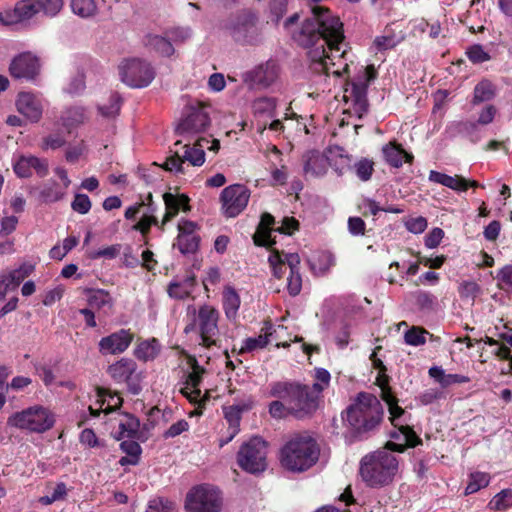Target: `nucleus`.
Instances as JSON below:
<instances>
[{"label": "nucleus", "mask_w": 512, "mask_h": 512, "mask_svg": "<svg viewBox=\"0 0 512 512\" xmlns=\"http://www.w3.org/2000/svg\"><path fill=\"white\" fill-rule=\"evenodd\" d=\"M466 54L473 63H483L490 59L489 54L481 45H473L469 47Z\"/></svg>", "instance_id": "774afa93"}, {"label": "nucleus", "mask_w": 512, "mask_h": 512, "mask_svg": "<svg viewBox=\"0 0 512 512\" xmlns=\"http://www.w3.org/2000/svg\"><path fill=\"white\" fill-rule=\"evenodd\" d=\"M273 331V325L266 323L262 328V334H260L258 337L246 339L244 349L247 351H252L255 349L264 348L269 343V337L273 335Z\"/></svg>", "instance_id": "a18cd8bd"}, {"label": "nucleus", "mask_w": 512, "mask_h": 512, "mask_svg": "<svg viewBox=\"0 0 512 512\" xmlns=\"http://www.w3.org/2000/svg\"><path fill=\"white\" fill-rule=\"evenodd\" d=\"M210 124V117L204 111L203 104L198 107H191L187 115L178 123L175 133L179 136L200 133Z\"/></svg>", "instance_id": "dca6fc26"}, {"label": "nucleus", "mask_w": 512, "mask_h": 512, "mask_svg": "<svg viewBox=\"0 0 512 512\" xmlns=\"http://www.w3.org/2000/svg\"><path fill=\"white\" fill-rule=\"evenodd\" d=\"M384 415L380 400L367 392L359 393L347 407L345 421L358 434L377 428Z\"/></svg>", "instance_id": "39448f33"}, {"label": "nucleus", "mask_w": 512, "mask_h": 512, "mask_svg": "<svg viewBox=\"0 0 512 512\" xmlns=\"http://www.w3.org/2000/svg\"><path fill=\"white\" fill-rule=\"evenodd\" d=\"M143 44L149 51H153L162 57H170L175 52L173 44L165 33L164 36L148 33L143 38Z\"/></svg>", "instance_id": "cd10ccee"}, {"label": "nucleus", "mask_w": 512, "mask_h": 512, "mask_svg": "<svg viewBox=\"0 0 512 512\" xmlns=\"http://www.w3.org/2000/svg\"><path fill=\"white\" fill-rule=\"evenodd\" d=\"M39 13V8L36 1L33 0H20L16 2L14 8L8 11V23H23L31 20L36 14Z\"/></svg>", "instance_id": "a878e982"}, {"label": "nucleus", "mask_w": 512, "mask_h": 512, "mask_svg": "<svg viewBox=\"0 0 512 512\" xmlns=\"http://www.w3.org/2000/svg\"><path fill=\"white\" fill-rule=\"evenodd\" d=\"M303 171L306 177H323L329 167V158L317 150H311L303 156Z\"/></svg>", "instance_id": "5701e85b"}, {"label": "nucleus", "mask_w": 512, "mask_h": 512, "mask_svg": "<svg viewBox=\"0 0 512 512\" xmlns=\"http://www.w3.org/2000/svg\"><path fill=\"white\" fill-rule=\"evenodd\" d=\"M377 384L381 388L382 399L388 405L391 423L398 428V432L393 433L392 437L397 439L402 437L404 444L389 442L385 448L362 458L360 475L363 481L371 487H381L393 480L398 471V460L394 451L403 452L406 446L415 447L421 443V439L410 426L400 423L399 420L404 414V410L398 406L396 397L391 393L387 377L379 375Z\"/></svg>", "instance_id": "f257e3e1"}, {"label": "nucleus", "mask_w": 512, "mask_h": 512, "mask_svg": "<svg viewBox=\"0 0 512 512\" xmlns=\"http://www.w3.org/2000/svg\"><path fill=\"white\" fill-rule=\"evenodd\" d=\"M428 179L430 182L440 184L456 192H464L468 189V180L459 175L450 176L431 170Z\"/></svg>", "instance_id": "c85d7f7f"}, {"label": "nucleus", "mask_w": 512, "mask_h": 512, "mask_svg": "<svg viewBox=\"0 0 512 512\" xmlns=\"http://www.w3.org/2000/svg\"><path fill=\"white\" fill-rule=\"evenodd\" d=\"M404 38L405 34L401 30L396 32L392 27H386L383 34L374 39L373 45L377 51H385L397 46Z\"/></svg>", "instance_id": "7c9ffc66"}, {"label": "nucleus", "mask_w": 512, "mask_h": 512, "mask_svg": "<svg viewBox=\"0 0 512 512\" xmlns=\"http://www.w3.org/2000/svg\"><path fill=\"white\" fill-rule=\"evenodd\" d=\"M134 340V333L131 329H120L99 341V352L103 355L121 354L125 352Z\"/></svg>", "instance_id": "a211bd4d"}, {"label": "nucleus", "mask_w": 512, "mask_h": 512, "mask_svg": "<svg viewBox=\"0 0 512 512\" xmlns=\"http://www.w3.org/2000/svg\"><path fill=\"white\" fill-rule=\"evenodd\" d=\"M66 144V139L61 133L50 134L42 139L41 148L42 150H56L63 147Z\"/></svg>", "instance_id": "e2e57ef3"}, {"label": "nucleus", "mask_w": 512, "mask_h": 512, "mask_svg": "<svg viewBox=\"0 0 512 512\" xmlns=\"http://www.w3.org/2000/svg\"><path fill=\"white\" fill-rule=\"evenodd\" d=\"M315 378L316 382L310 388L319 398L322 391L329 385L331 376L326 369L318 368L315 371Z\"/></svg>", "instance_id": "6e6d98bb"}, {"label": "nucleus", "mask_w": 512, "mask_h": 512, "mask_svg": "<svg viewBox=\"0 0 512 512\" xmlns=\"http://www.w3.org/2000/svg\"><path fill=\"white\" fill-rule=\"evenodd\" d=\"M269 395L285 401L289 413L298 419L312 415L318 408L317 395L310 386L299 382H274L270 385Z\"/></svg>", "instance_id": "7ed1b4c3"}, {"label": "nucleus", "mask_w": 512, "mask_h": 512, "mask_svg": "<svg viewBox=\"0 0 512 512\" xmlns=\"http://www.w3.org/2000/svg\"><path fill=\"white\" fill-rule=\"evenodd\" d=\"M184 163L188 161L192 166H201L205 161V153L201 148H190L185 145V152L182 156Z\"/></svg>", "instance_id": "4d7b16f0"}, {"label": "nucleus", "mask_w": 512, "mask_h": 512, "mask_svg": "<svg viewBox=\"0 0 512 512\" xmlns=\"http://www.w3.org/2000/svg\"><path fill=\"white\" fill-rule=\"evenodd\" d=\"M428 335H430V333L427 330L419 326H412L405 332L404 341L410 346H421L426 343V337Z\"/></svg>", "instance_id": "09e8293b"}, {"label": "nucleus", "mask_w": 512, "mask_h": 512, "mask_svg": "<svg viewBox=\"0 0 512 512\" xmlns=\"http://www.w3.org/2000/svg\"><path fill=\"white\" fill-rule=\"evenodd\" d=\"M496 95L494 85L488 80H482L474 88L472 103L479 104L492 100Z\"/></svg>", "instance_id": "37998d69"}, {"label": "nucleus", "mask_w": 512, "mask_h": 512, "mask_svg": "<svg viewBox=\"0 0 512 512\" xmlns=\"http://www.w3.org/2000/svg\"><path fill=\"white\" fill-rule=\"evenodd\" d=\"M287 264L289 267V276L287 278V289L289 294L296 296L300 293L302 288V278L299 273L300 257L296 253H291L287 257Z\"/></svg>", "instance_id": "c756f323"}, {"label": "nucleus", "mask_w": 512, "mask_h": 512, "mask_svg": "<svg viewBox=\"0 0 512 512\" xmlns=\"http://www.w3.org/2000/svg\"><path fill=\"white\" fill-rule=\"evenodd\" d=\"M55 424L54 413L42 406L34 405L15 412L7 419V425L32 433H44Z\"/></svg>", "instance_id": "423d86ee"}, {"label": "nucleus", "mask_w": 512, "mask_h": 512, "mask_svg": "<svg viewBox=\"0 0 512 512\" xmlns=\"http://www.w3.org/2000/svg\"><path fill=\"white\" fill-rule=\"evenodd\" d=\"M8 70L14 79L35 81L41 70L40 59L32 52H22L11 60Z\"/></svg>", "instance_id": "2eb2a0df"}, {"label": "nucleus", "mask_w": 512, "mask_h": 512, "mask_svg": "<svg viewBox=\"0 0 512 512\" xmlns=\"http://www.w3.org/2000/svg\"><path fill=\"white\" fill-rule=\"evenodd\" d=\"M273 224L274 217L269 213H263L253 236L256 245L272 247L277 243V235H290L298 226V222L294 218H285L283 224L277 228H273Z\"/></svg>", "instance_id": "9d476101"}, {"label": "nucleus", "mask_w": 512, "mask_h": 512, "mask_svg": "<svg viewBox=\"0 0 512 512\" xmlns=\"http://www.w3.org/2000/svg\"><path fill=\"white\" fill-rule=\"evenodd\" d=\"M249 198L250 191L244 185L226 187V218L238 216L246 208Z\"/></svg>", "instance_id": "aec40b11"}, {"label": "nucleus", "mask_w": 512, "mask_h": 512, "mask_svg": "<svg viewBox=\"0 0 512 512\" xmlns=\"http://www.w3.org/2000/svg\"><path fill=\"white\" fill-rule=\"evenodd\" d=\"M158 353V341L155 338L140 341L134 349V356L143 362L154 360Z\"/></svg>", "instance_id": "4c0bfd02"}, {"label": "nucleus", "mask_w": 512, "mask_h": 512, "mask_svg": "<svg viewBox=\"0 0 512 512\" xmlns=\"http://www.w3.org/2000/svg\"><path fill=\"white\" fill-rule=\"evenodd\" d=\"M386 162L393 167H400L404 162H411L413 156L400 145L389 143L382 149Z\"/></svg>", "instance_id": "2f4dec72"}, {"label": "nucleus", "mask_w": 512, "mask_h": 512, "mask_svg": "<svg viewBox=\"0 0 512 512\" xmlns=\"http://www.w3.org/2000/svg\"><path fill=\"white\" fill-rule=\"evenodd\" d=\"M122 418L119 420V436L117 439H121L127 437L129 439H134L137 437L140 421L137 417L129 413H123Z\"/></svg>", "instance_id": "e433bc0d"}, {"label": "nucleus", "mask_w": 512, "mask_h": 512, "mask_svg": "<svg viewBox=\"0 0 512 512\" xmlns=\"http://www.w3.org/2000/svg\"><path fill=\"white\" fill-rule=\"evenodd\" d=\"M39 12L42 11L47 17L57 16L64 6L63 0H36Z\"/></svg>", "instance_id": "603ef678"}, {"label": "nucleus", "mask_w": 512, "mask_h": 512, "mask_svg": "<svg viewBox=\"0 0 512 512\" xmlns=\"http://www.w3.org/2000/svg\"><path fill=\"white\" fill-rule=\"evenodd\" d=\"M66 194L65 187H62L57 181L49 180L42 186L39 197L43 203L50 204L61 201Z\"/></svg>", "instance_id": "72a5a7b5"}, {"label": "nucleus", "mask_w": 512, "mask_h": 512, "mask_svg": "<svg viewBox=\"0 0 512 512\" xmlns=\"http://www.w3.org/2000/svg\"><path fill=\"white\" fill-rule=\"evenodd\" d=\"M248 408L245 404H237L230 406L226 411V421L229 423V428L226 431V444L238 434L241 413Z\"/></svg>", "instance_id": "f704fd0d"}, {"label": "nucleus", "mask_w": 512, "mask_h": 512, "mask_svg": "<svg viewBox=\"0 0 512 512\" xmlns=\"http://www.w3.org/2000/svg\"><path fill=\"white\" fill-rule=\"evenodd\" d=\"M200 244L199 235H178L174 247H177L183 255L194 254Z\"/></svg>", "instance_id": "c03bdc74"}, {"label": "nucleus", "mask_w": 512, "mask_h": 512, "mask_svg": "<svg viewBox=\"0 0 512 512\" xmlns=\"http://www.w3.org/2000/svg\"><path fill=\"white\" fill-rule=\"evenodd\" d=\"M320 448L314 438L307 434L292 436L281 448L279 461L290 472H304L318 461Z\"/></svg>", "instance_id": "20e7f679"}, {"label": "nucleus", "mask_w": 512, "mask_h": 512, "mask_svg": "<svg viewBox=\"0 0 512 512\" xmlns=\"http://www.w3.org/2000/svg\"><path fill=\"white\" fill-rule=\"evenodd\" d=\"M351 331H352L351 324H349L347 322L341 323V325L335 335V343L339 349H344L348 346Z\"/></svg>", "instance_id": "0e129e2a"}, {"label": "nucleus", "mask_w": 512, "mask_h": 512, "mask_svg": "<svg viewBox=\"0 0 512 512\" xmlns=\"http://www.w3.org/2000/svg\"><path fill=\"white\" fill-rule=\"evenodd\" d=\"M344 37L335 43V47L326 45L325 47V68L322 70L310 69L316 74H325L326 76L333 74L336 77L342 75H349L350 64L353 61L350 59V54L346 49V44L343 43Z\"/></svg>", "instance_id": "f8f14e48"}, {"label": "nucleus", "mask_w": 512, "mask_h": 512, "mask_svg": "<svg viewBox=\"0 0 512 512\" xmlns=\"http://www.w3.org/2000/svg\"><path fill=\"white\" fill-rule=\"evenodd\" d=\"M488 507L493 511H506L512 508V489H503L489 502Z\"/></svg>", "instance_id": "49530a36"}, {"label": "nucleus", "mask_w": 512, "mask_h": 512, "mask_svg": "<svg viewBox=\"0 0 512 512\" xmlns=\"http://www.w3.org/2000/svg\"><path fill=\"white\" fill-rule=\"evenodd\" d=\"M34 270V266L31 264H23L18 269H15L9 273L8 276H5L7 278V281L9 284H12L14 286H18L24 279H26Z\"/></svg>", "instance_id": "864d4df0"}, {"label": "nucleus", "mask_w": 512, "mask_h": 512, "mask_svg": "<svg viewBox=\"0 0 512 512\" xmlns=\"http://www.w3.org/2000/svg\"><path fill=\"white\" fill-rule=\"evenodd\" d=\"M192 371L189 372L184 381V387L180 389V392L191 402L201 403L205 402L208 398V391H206L203 398H201V390L199 388L202 382V375L205 372L204 368L201 367L195 358L190 360Z\"/></svg>", "instance_id": "f3484780"}, {"label": "nucleus", "mask_w": 512, "mask_h": 512, "mask_svg": "<svg viewBox=\"0 0 512 512\" xmlns=\"http://www.w3.org/2000/svg\"><path fill=\"white\" fill-rule=\"evenodd\" d=\"M121 107V98L117 93H114L110 96L109 104L103 105L99 107V112L101 115L107 118H114L118 115Z\"/></svg>", "instance_id": "13d9d810"}, {"label": "nucleus", "mask_w": 512, "mask_h": 512, "mask_svg": "<svg viewBox=\"0 0 512 512\" xmlns=\"http://www.w3.org/2000/svg\"><path fill=\"white\" fill-rule=\"evenodd\" d=\"M335 263V258L332 253L322 251L317 253L310 260V267L316 274L326 273Z\"/></svg>", "instance_id": "a19ab883"}, {"label": "nucleus", "mask_w": 512, "mask_h": 512, "mask_svg": "<svg viewBox=\"0 0 512 512\" xmlns=\"http://www.w3.org/2000/svg\"><path fill=\"white\" fill-rule=\"evenodd\" d=\"M192 310L190 322L186 324L184 332L186 334L197 332L200 334L203 345L209 347L216 343L215 336L218 333V311L209 305H203L196 314L193 306L188 307V315Z\"/></svg>", "instance_id": "0eeeda50"}, {"label": "nucleus", "mask_w": 512, "mask_h": 512, "mask_svg": "<svg viewBox=\"0 0 512 512\" xmlns=\"http://www.w3.org/2000/svg\"><path fill=\"white\" fill-rule=\"evenodd\" d=\"M165 204V214L163 216L160 228L176 217L180 211L188 212L191 210L190 198L186 194H173L166 192L162 195Z\"/></svg>", "instance_id": "4be33fe9"}, {"label": "nucleus", "mask_w": 512, "mask_h": 512, "mask_svg": "<svg viewBox=\"0 0 512 512\" xmlns=\"http://www.w3.org/2000/svg\"><path fill=\"white\" fill-rule=\"evenodd\" d=\"M13 170L19 178H28L32 176V170H35L39 177H45L48 174V162L36 156H20L13 164Z\"/></svg>", "instance_id": "412c9836"}, {"label": "nucleus", "mask_w": 512, "mask_h": 512, "mask_svg": "<svg viewBox=\"0 0 512 512\" xmlns=\"http://www.w3.org/2000/svg\"><path fill=\"white\" fill-rule=\"evenodd\" d=\"M107 373L116 383H125L129 393L138 395L142 391L143 375L133 359L121 358L108 366Z\"/></svg>", "instance_id": "9b49d317"}, {"label": "nucleus", "mask_w": 512, "mask_h": 512, "mask_svg": "<svg viewBox=\"0 0 512 512\" xmlns=\"http://www.w3.org/2000/svg\"><path fill=\"white\" fill-rule=\"evenodd\" d=\"M445 398V393L439 388H428L424 392H422L418 400L423 405L432 404L440 399Z\"/></svg>", "instance_id": "69168bd1"}, {"label": "nucleus", "mask_w": 512, "mask_h": 512, "mask_svg": "<svg viewBox=\"0 0 512 512\" xmlns=\"http://www.w3.org/2000/svg\"><path fill=\"white\" fill-rule=\"evenodd\" d=\"M195 286L196 276L190 273L181 280L171 281L167 287V293L176 300H185L191 297Z\"/></svg>", "instance_id": "bb28decb"}, {"label": "nucleus", "mask_w": 512, "mask_h": 512, "mask_svg": "<svg viewBox=\"0 0 512 512\" xmlns=\"http://www.w3.org/2000/svg\"><path fill=\"white\" fill-rule=\"evenodd\" d=\"M278 66L273 61L257 66L248 74L250 85L256 88H267L277 79Z\"/></svg>", "instance_id": "b1692460"}, {"label": "nucleus", "mask_w": 512, "mask_h": 512, "mask_svg": "<svg viewBox=\"0 0 512 512\" xmlns=\"http://www.w3.org/2000/svg\"><path fill=\"white\" fill-rule=\"evenodd\" d=\"M289 254L290 253H280L276 249L270 253L268 261L272 268L273 275L276 278H282L286 273V270L289 269L287 264V257Z\"/></svg>", "instance_id": "79ce46f5"}, {"label": "nucleus", "mask_w": 512, "mask_h": 512, "mask_svg": "<svg viewBox=\"0 0 512 512\" xmlns=\"http://www.w3.org/2000/svg\"><path fill=\"white\" fill-rule=\"evenodd\" d=\"M232 30L237 41L253 42L258 34L255 16L250 12H244L238 17Z\"/></svg>", "instance_id": "393cba45"}, {"label": "nucleus", "mask_w": 512, "mask_h": 512, "mask_svg": "<svg viewBox=\"0 0 512 512\" xmlns=\"http://www.w3.org/2000/svg\"><path fill=\"white\" fill-rule=\"evenodd\" d=\"M87 302L91 309L96 310H101L105 307H113V298L110 293L104 289L89 290Z\"/></svg>", "instance_id": "58836bf2"}, {"label": "nucleus", "mask_w": 512, "mask_h": 512, "mask_svg": "<svg viewBox=\"0 0 512 512\" xmlns=\"http://www.w3.org/2000/svg\"><path fill=\"white\" fill-rule=\"evenodd\" d=\"M17 111L31 123H38L43 114V100L31 92H20L16 99Z\"/></svg>", "instance_id": "6ab92c4d"}, {"label": "nucleus", "mask_w": 512, "mask_h": 512, "mask_svg": "<svg viewBox=\"0 0 512 512\" xmlns=\"http://www.w3.org/2000/svg\"><path fill=\"white\" fill-rule=\"evenodd\" d=\"M295 13L284 22L285 31L300 46L308 49L309 69L325 68V47H335L343 38L342 23L339 18L321 6H314L310 17L299 22Z\"/></svg>", "instance_id": "f03ea898"}, {"label": "nucleus", "mask_w": 512, "mask_h": 512, "mask_svg": "<svg viewBox=\"0 0 512 512\" xmlns=\"http://www.w3.org/2000/svg\"><path fill=\"white\" fill-rule=\"evenodd\" d=\"M86 88L85 76L82 73H77L71 78L66 91L71 95L81 94Z\"/></svg>", "instance_id": "338daca9"}, {"label": "nucleus", "mask_w": 512, "mask_h": 512, "mask_svg": "<svg viewBox=\"0 0 512 512\" xmlns=\"http://www.w3.org/2000/svg\"><path fill=\"white\" fill-rule=\"evenodd\" d=\"M353 170L359 180L369 181L374 172V162L368 158H361L354 163Z\"/></svg>", "instance_id": "8fccbe9b"}, {"label": "nucleus", "mask_w": 512, "mask_h": 512, "mask_svg": "<svg viewBox=\"0 0 512 512\" xmlns=\"http://www.w3.org/2000/svg\"><path fill=\"white\" fill-rule=\"evenodd\" d=\"M159 224L158 218L155 215L143 214L142 218L133 225V230L139 231L143 237H147L150 233L151 226Z\"/></svg>", "instance_id": "052dcab7"}, {"label": "nucleus", "mask_w": 512, "mask_h": 512, "mask_svg": "<svg viewBox=\"0 0 512 512\" xmlns=\"http://www.w3.org/2000/svg\"><path fill=\"white\" fill-rule=\"evenodd\" d=\"M119 74L124 83L134 88L146 87L154 79V71L151 65L139 59L121 62Z\"/></svg>", "instance_id": "ddd939ff"}, {"label": "nucleus", "mask_w": 512, "mask_h": 512, "mask_svg": "<svg viewBox=\"0 0 512 512\" xmlns=\"http://www.w3.org/2000/svg\"><path fill=\"white\" fill-rule=\"evenodd\" d=\"M92 207V202L88 195L82 193H76L73 201L71 202V208L73 211L85 215L89 213Z\"/></svg>", "instance_id": "bf43d9fd"}, {"label": "nucleus", "mask_w": 512, "mask_h": 512, "mask_svg": "<svg viewBox=\"0 0 512 512\" xmlns=\"http://www.w3.org/2000/svg\"><path fill=\"white\" fill-rule=\"evenodd\" d=\"M268 447L259 436L244 442L237 453V464L250 474H260L267 468Z\"/></svg>", "instance_id": "1a4fd4ad"}, {"label": "nucleus", "mask_w": 512, "mask_h": 512, "mask_svg": "<svg viewBox=\"0 0 512 512\" xmlns=\"http://www.w3.org/2000/svg\"><path fill=\"white\" fill-rule=\"evenodd\" d=\"M376 70L373 65L361 66L357 78L347 85L345 88V98H351L354 108L357 112L362 113L367 110L366 92L369 83L375 79Z\"/></svg>", "instance_id": "4468645a"}, {"label": "nucleus", "mask_w": 512, "mask_h": 512, "mask_svg": "<svg viewBox=\"0 0 512 512\" xmlns=\"http://www.w3.org/2000/svg\"><path fill=\"white\" fill-rule=\"evenodd\" d=\"M70 7L75 15L84 19L94 17L98 11L95 0H71Z\"/></svg>", "instance_id": "ea45409f"}, {"label": "nucleus", "mask_w": 512, "mask_h": 512, "mask_svg": "<svg viewBox=\"0 0 512 512\" xmlns=\"http://www.w3.org/2000/svg\"><path fill=\"white\" fill-rule=\"evenodd\" d=\"M240 297L238 293L232 289L226 287V318L229 320H236L237 312L240 307Z\"/></svg>", "instance_id": "3c124183"}, {"label": "nucleus", "mask_w": 512, "mask_h": 512, "mask_svg": "<svg viewBox=\"0 0 512 512\" xmlns=\"http://www.w3.org/2000/svg\"><path fill=\"white\" fill-rule=\"evenodd\" d=\"M254 115L258 120H270L277 117L276 101L273 98H259L253 103Z\"/></svg>", "instance_id": "c9c22d12"}, {"label": "nucleus", "mask_w": 512, "mask_h": 512, "mask_svg": "<svg viewBox=\"0 0 512 512\" xmlns=\"http://www.w3.org/2000/svg\"><path fill=\"white\" fill-rule=\"evenodd\" d=\"M490 482V476L488 473L485 472H472L469 475V481L465 488V494H473L478 492L480 489L488 486Z\"/></svg>", "instance_id": "de8ad7c7"}, {"label": "nucleus", "mask_w": 512, "mask_h": 512, "mask_svg": "<svg viewBox=\"0 0 512 512\" xmlns=\"http://www.w3.org/2000/svg\"><path fill=\"white\" fill-rule=\"evenodd\" d=\"M428 374L443 388L451 386L453 384L467 383L470 381L469 377L464 375L446 374L444 369L439 366L431 367L428 371Z\"/></svg>", "instance_id": "473e14b6"}, {"label": "nucleus", "mask_w": 512, "mask_h": 512, "mask_svg": "<svg viewBox=\"0 0 512 512\" xmlns=\"http://www.w3.org/2000/svg\"><path fill=\"white\" fill-rule=\"evenodd\" d=\"M161 167L166 171L175 172L176 174H185L184 160L177 152L167 158Z\"/></svg>", "instance_id": "680f3d73"}, {"label": "nucleus", "mask_w": 512, "mask_h": 512, "mask_svg": "<svg viewBox=\"0 0 512 512\" xmlns=\"http://www.w3.org/2000/svg\"><path fill=\"white\" fill-rule=\"evenodd\" d=\"M146 512H175V503L168 499L157 497L149 501Z\"/></svg>", "instance_id": "5fc2aeb1"}, {"label": "nucleus", "mask_w": 512, "mask_h": 512, "mask_svg": "<svg viewBox=\"0 0 512 512\" xmlns=\"http://www.w3.org/2000/svg\"><path fill=\"white\" fill-rule=\"evenodd\" d=\"M222 507L221 490L208 483L198 484L186 494L185 512H220Z\"/></svg>", "instance_id": "6e6552de"}]
</instances>
